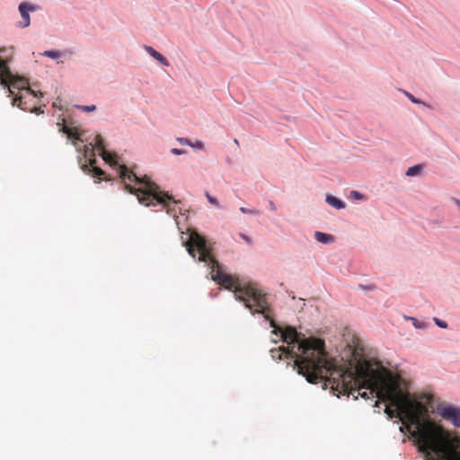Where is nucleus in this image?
<instances>
[{
  "label": "nucleus",
  "instance_id": "5",
  "mask_svg": "<svg viewBox=\"0 0 460 460\" xmlns=\"http://www.w3.org/2000/svg\"><path fill=\"white\" fill-rule=\"evenodd\" d=\"M119 172L125 189L136 195L140 204L146 207L160 204L166 208L167 213L173 215V217L176 216L174 208L167 201H172L174 205L178 204L179 201L175 200L167 192L160 190L157 184L151 181L146 176H137L132 170L124 164L119 165Z\"/></svg>",
  "mask_w": 460,
  "mask_h": 460
},
{
  "label": "nucleus",
  "instance_id": "3",
  "mask_svg": "<svg viewBox=\"0 0 460 460\" xmlns=\"http://www.w3.org/2000/svg\"><path fill=\"white\" fill-rule=\"evenodd\" d=\"M326 368L329 370L323 373L322 381L324 382V387H330L333 392H337V396L341 394L352 395L357 400L358 395L364 399L377 397L375 406H378L380 400L379 387L372 385L368 382V376L365 377L368 372H382L387 377L394 378L380 363L370 360H363L357 364L355 369L338 366L334 359L328 358Z\"/></svg>",
  "mask_w": 460,
  "mask_h": 460
},
{
  "label": "nucleus",
  "instance_id": "2",
  "mask_svg": "<svg viewBox=\"0 0 460 460\" xmlns=\"http://www.w3.org/2000/svg\"><path fill=\"white\" fill-rule=\"evenodd\" d=\"M185 246L193 258L196 257V251L199 252V261L206 262L211 270V279L225 288L234 291L235 299L243 302L252 314H261L265 319L270 317L271 308L266 294L252 284L241 286L236 278L225 273L220 263L211 255L207 241L201 235L197 233L190 234Z\"/></svg>",
  "mask_w": 460,
  "mask_h": 460
},
{
  "label": "nucleus",
  "instance_id": "33",
  "mask_svg": "<svg viewBox=\"0 0 460 460\" xmlns=\"http://www.w3.org/2000/svg\"><path fill=\"white\" fill-rule=\"evenodd\" d=\"M2 51H3L2 49H0V53H2Z\"/></svg>",
  "mask_w": 460,
  "mask_h": 460
},
{
  "label": "nucleus",
  "instance_id": "11",
  "mask_svg": "<svg viewBox=\"0 0 460 460\" xmlns=\"http://www.w3.org/2000/svg\"><path fill=\"white\" fill-rule=\"evenodd\" d=\"M89 164H84L82 165V170L84 172H87V173H92V175L93 177H97V178H101L102 175L104 174V172L99 168V167H96L94 165L95 164V159H90L89 161Z\"/></svg>",
  "mask_w": 460,
  "mask_h": 460
},
{
  "label": "nucleus",
  "instance_id": "6",
  "mask_svg": "<svg viewBox=\"0 0 460 460\" xmlns=\"http://www.w3.org/2000/svg\"><path fill=\"white\" fill-rule=\"evenodd\" d=\"M0 84L7 87L9 93L13 94V106L27 111V99L42 96L41 92H35L30 87L29 80L24 76L14 75L8 66L7 60L0 58Z\"/></svg>",
  "mask_w": 460,
  "mask_h": 460
},
{
  "label": "nucleus",
  "instance_id": "4",
  "mask_svg": "<svg viewBox=\"0 0 460 460\" xmlns=\"http://www.w3.org/2000/svg\"><path fill=\"white\" fill-rule=\"evenodd\" d=\"M270 355L274 359H294V368L311 384L322 382L323 373L329 371L326 368L329 356L324 349V341L320 339H310L289 349L285 346L271 349Z\"/></svg>",
  "mask_w": 460,
  "mask_h": 460
},
{
  "label": "nucleus",
  "instance_id": "20",
  "mask_svg": "<svg viewBox=\"0 0 460 460\" xmlns=\"http://www.w3.org/2000/svg\"><path fill=\"white\" fill-rule=\"evenodd\" d=\"M240 211L244 214L250 213V214H253V215H258L260 213L258 209H255V208L248 209L243 207L240 208Z\"/></svg>",
  "mask_w": 460,
  "mask_h": 460
},
{
  "label": "nucleus",
  "instance_id": "1",
  "mask_svg": "<svg viewBox=\"0 0 460 460\" xmlns=\"http://www.w3.org/2000/svg\"><path fill=\"white\" fill-rule=\"evenodd\" d=\"M372 385L379 387L380 400L389 402L385 413L389 419L398 418L416 440L426 460H460V436L432 421L428 408L404 393L394 378L382 372L365 373Z\"/></svg>",
  "mask_w": 460,
  "mask_h": 460
},
{
  "label": "nucleus",
  "instance_id": "10",
  "mask_svg": "<svg viewBox=\"0 0 460 460\" xmlns=\"http://www.w3.org/2000/svg\"><path fill=\"white\" fill-rule=\"evenodd\" d=\"M37 8L34 5H30L27 3H22L19 5V11L23 20L22 27H28L31 23L29 11L34 12Z\"/></svg>",
  "mask_w": 460,
  "mask_h": 460
},
{
  "label": "nucleus",
  "instance_id": "19",
  "mask_svg": "<svg viewBox=\"0 0 460 460\" xmlns=\"http://www.w3.org/2000/svg\"><path fill=\"white\" fill-rule=\"evenodd\" d=\"M206 197L210 204L219 207V203H218L217 199L216 198L212 197L208 192H206Z\"/></svg>",
  "mask_w": 460,
  "mask_h": 460
},
{
  "label": "nucleus",
  "instance_id": "26",
  "mask_svg": "<svg viewBox=\"0 0 460 460\" xmlns=\"http://www.w3.org/2000/svg\"><path fill=\"white\" fill-rule=\"evenodd\" d=\"M239 235L248 244H252V238L250 236H248V235H246L245 234H243V233H241Z\"/></svg>",
  "mask_w": 460,
  "mask_h": 460
},
{
  "label": "nucleus",
  "instance_id": "31",
  "mask_svg": "<svg viewBox=\"0 0 460 460\" xmlns=\"http://www.w3.org/2000/svg\"><path fill=\"white\" fill-rule=\"evenodd\" d=\"M456 203L457 207H458V208H459V209H460V200L456 199Z\"/></svg>",
  "mask_w": 460,
  "mask_h": 460
},
{
  "label": "nucleus",
  "instance_id": "14",
  "mask_svg": "<svg viewBox=\"0 0 460 460\" xmlns=\"http://www.w3.org/2000/svg\"><path fill=\"white\" fill-rule=\"evenodd\" d=\"M314 238L319 243H330L333 242V236L332 235H331L329 234L322 233V232H315Z\"/></svg>",
  "mask_w": 460,
  "mask_h": 460
},
{
  "label": "nucleus",
  "instance_id": "18",
  "mask_svg": "<svg viewBox=\"0 0 460 460\" xmlns=\"http://www.w3.org/2000/svg\"><path fill=\"white\" fill-rule=\"evenodd\" d=\"M410 319L412 321L413 325L417 329H422L426 326V324L423 322H420L416 318L411 317Z\"/></svg>",
  "mask_w": 460,
  "mask_h": 460
},
{
  "label": "nucleus",
  "instance_id": "24",
  "mask_svg": "<svg viewBox=\"0 0 460 460\" xmlns=\"http://www.w3.org/2000/svg\"><path fill=\"white\" fill-rule=\"evenodd\" d=\"M177 141L181 145L190 146L191 145V141L186 137H178Z\"/></svg>",
  "mask_w": 460,
  "mask_h": 460
},
{
  "label": "nucleus",
  "instance_id": "15",
  "mask_svg": "<svg viewBox=\"0 0 460 460\" xmlns=\"http://www.w3.org/2000/svg\"><path fill=\"white\" fill-rule=\"evenodd\" d=\"M326 202L338 209L345 208V203L334 196H327Z\"/></svg>",
  "mask_w": 460,
  "mask_h": 460
},
{
  "label": "nucleus",
  "instance_id": "23",
  "mask_svg": "<svg viewBox=\"0 0 460 460\" xmlns=\"http://www.w3.org/2000/svg\"><path fill=\"white\" fill-rule=\"evenodd\" d=\"M190 146L193 147V148H198V149H201V150L204 149V144L200 140H198L195 143L191 142Z\"/></svg>",
  "mask_w": 460,
  "mask_h": 460
},
{
  "label": "nucleus",
  "instance_id": "12",
  "mask_svg": "<svg viewBox=\"0 0 460 460\" xmlns=\"http://www.w3.org/2000/svg\"><path fill=\"white\" fill-rule=\"evenodd\" d=\"M145 49L146 50V52L152 56L155 59H156L157 61H159L161 64L164 65V66H169V62L168 60L162 55L160 54L158 51H156L155 49H153L152 47L150 46H146L145 47Z\"/></svg>",
  "mask_w": 460,
  "mask_h": 460
},
{
  "label": "nucleus",
  "instance_id": "32",
  "mask_svg": "<svg viewBox=\"0 0 460 460\" xmlns=\"http://www.w3.org/2000/svg\"><path fill=\"white\" fill-rule=\"evenodd\" d=\"M234 144H239L237 139L234 140Z\"/></svg>",
  "mask_w": 460,
  "mask_h": 460
},
{
  "label": "nucleus",
  "instance_id": "28",
  "mask_svg": "<svg viewBox=\"0 0 460 460\" xmlns=\"http://www.w3.org/2000/svg\"><path fill=\"white\" fill-rule=\"evenodd\" d=\"M406 95L408 98L413 102V103H420L421 102L418 99H416L412 94L406 93Z\"/></svg>",
  "mask_w": 460,
  "mask_h": 460
},
{
  "label": "nucleus",
  "instance_id": "16",
  "mask_svg": "<svg viewBox=\"0 0 460 460\" xmlns=\"http://www.w3.org/2000/svg\"><path fill=\"white\" fill-rule=\"evenodd\" d=\"M421 169H422V166L420 164L409 167L408 170L406 171V175L409 177L415 176L420 173Z\"/></svg>",
  "mask_w": 460,
  "mask_h": 460
},
{
  "label": "nucleus",
  "instance_id": "27",
  "mask_svg": "<svg viewBox=\"0 0 460 460\" xmlns=\"http://www.w3.org/2000/svg\"><path fill=\"white\" fill-rule=\"evenodd\" d=\"M171 153L173 155H180L185 154V151L182 149H179V148H172L171 150Z\"/></svg>",
  "mask_w": 460,
  "mask_h": 460
},
{
  "label": "nucleus",
  "instance_id": "8",
  "mask_svg": "<svg viewBox=\"0 0 460 460\" xmlns=\"http://www.w3.org/2000/svg\"><path fill=\"white\" fill-rule=\"evenodd\" d=\"M437 413L456 428H460V407L443 402L438 404Z\"/></svg>",
  "mask_w": 460,
  "mask_h": 460
},
{
  "label": "nucleus",
  "instance_id": "7",
  "mask_svg": "<svg viewBox=\"0 0 460 460\" xmlns=\"http://www.w3.org/2000/svg\"><path fill=\"white\" fill-rule=\"evenodd\" d=\"M273 312L271 311L270 317L267 320L270 321V326L274 328L272 331V333L274 334H280V337L282 341L288 344L286 347L287 349H289L293 345H298L301 342H304L305 341H307L305 338H302L301 334L296 332V330L294 327L288 326L286 328H280L277 327L275 321L272 318ZM311 338H308L310 340Z\"/></svg>",
  "mask_w": 460,
  "mask_h": 460
},
{
  "label": "nucleus",
  "instance_id": "22",
  "mask_svg": "<svg viewBox=\"0 0 460 460\" xmlns=\"http://www.w3.org/2000/svg\"><path fill=\"white\" fill-rule=\"evenodd\" d=\"M433 320H434L435 323L438 326H439L440 328H447V323L446 322H444V321H442V320H440V319H438L437 317H434Z\"/></svg>",
  "mask_w": 460,
  "mask_h": 460
},
{
  "label": "nucleus",
  "instance_id": "29",
  "mask_svg": "<svg viewBox=\"0 0 460 460\" xmlns=\"http://www.w3.org/2000/svg\"><path fill=\"white\" fill-rule=\"evenodd\" d=\"M27 108H28L27 111H30L31 112H37V113L43 112V111H41L40 108H32V109H31L28 106H27Z\"/></svg>",
  "mask_w": 460,
  "mask_h": 460
},
{
  "label": "nucleus",
  "instance_id": "25",
  "mask_svg": "<svg viewBox=\"0 0 460 460\" xmlns=\"http://www.w3.org/2000/svg\"><path fill=\"white\" fill-rule=\"evenodd\" d=\"M350 196L353 197L355 199H363V195L357 190H352L350 192Z\"/></svg>",
  "mask_w": 460,
  "mask_h": 460
},
{
  "label": "nucleus",
  "instance_id": "21",
  "mask_svg": "<svg viewBox=\"0 0 460 460\" xmlns=\"http://www.w3.org/2000/svg\"><path fill=\"white\" fill-rule=\"evenodd\" d=\"M78 109L81 110V111H93L96 110V106L95 105H90V106H85V105H83V106H78Z\"/></svg>",
  "mask_w": 460,
  "mask_h": 460
},
{
  "label": "nucleus",
  "instance_id": "13",
  "mask_svg": "<svg viewBox=\"0 0 460 460\" xmlns=\"http://www.w3.org/2000/svg\"><path fill=\"white\" fill-rule=\"evenodd\" d=\"M63 133L67 135L68 138L72 139H79L80 134L76 128H68L66 126H63L60 129Z\"/></svg>",
  "mask_w": 460,
  "mask_h": 460
},
{
  "label": "nucleus",
  "instance_id": "30",
  "mask_svg": "<svg viewBox=\"0 0 460 460\" xmlns=\"http://www.w3.org/2000/svg\"><path fill=\"white\" fill-rule=\"evenodd\" d=\"M269 206H270V209L271 211H274V212H275V211L277 210V207H276V205H275V203H274L273 201H271V200H270V201L269 202Z\"/></svg>",
  "mask_w": 460,
  "mask_h": 460
},
{
  "label": "nucleus",
  "instance_id": "9",
  "mask_svg": "<svg viewBox=\"0 0 460 460\" xmlns=\"http://www.w3.org/2000/svg\"><path fill=\"white\" fill-rule=\"evenodd\" d=\"M94 146L98 151L102 152V158L105 161L111 164H115L114 156L111 154L105 151L103 139L100 135H97L94 138Z\"/></svg>",
  "mask_w": 460,
  "mask_h": 460
},
{
  "label": "nucleus",
  "instance_id": "17",
  "mask_svg": "<svg viewBox=\"0 0 460 460\" xmlns=\"http://www.w3.org/2000/svg\"><path fill=\"white\" fill-rule=\"evenodd\" d=\"M43 55L50 58H58L60 57V52L57 50H46Z\"/></svg>",
  "mask_w": 460,
  "mask_h": 460
}]
</instances>
